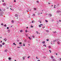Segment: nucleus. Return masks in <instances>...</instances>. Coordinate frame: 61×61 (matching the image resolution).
<instances>
[{
    "label": "nucleus",
    "mask_w": 61,
    "mask_h": 61,
    "mask_svg": "<svg viewBox=\"0 0 61 61\" xmlns=\"http://www.w3.org/2000/svg\"><path fill=\"white\" fill-rule=\"evenodd\" d=\"M48 4H49V5H50V3H48Z\"/></svg>",
    "instance_id": "55"
},
{
    "label": "nucleus",
    "mask_w": 61,
    "mask_h": 61,
    "mask_svg": "<svg viewBox=\"0 0 61 61\" xmlns=\"http://www.w3.org/2000/svg\"><path fill=\"white\" fill-rule=\"evenodd\" d=\"M53 5H51V6H53Z\"/></svg>",
    "instance_id": "63"
},
{
    "label": "nucleus",
    "mask_w": 61,
    "mask_h": 61,
    "mask_svg": "<svg viewBox=\"0 0 61 61\" xmlns=\"http://www.w3.org/2000/svg\"><path fill=\"white\" fill-rule=\"evenodd\" d=\"M32 37H34V36H32Z\"/></svg>",
    "instance_id": "42"
},
{
    "label": "nucleus",
    "mask_w": 61,
    "mask_h": 61,
    "mask_svg": "<svg viewBox=\"0 0 61 61\" xmlns=\"http://www.w3.org/2000/svg\"><path fill=\"white\" fill-rule=\"evenodd\" d=\"M1 25H4L3 24H1Z\"/></svg>",
    "instance_id": "29"
},
{
    "label": "nucleus",
    "mask_w": 61,
    "mask_h": 61,
    "mask_svg": "<svg viewBox=\"0 0 61 61\" xmlns=\"http://www.w3.org/2000/svg\"><path fill=\"white\" fill-rule=\"evenodd\" d=\"M2 2H4V0H3V1H2Z\"/></svg>",
    "instance_id": "56"
},
{
    "label": "nucleus",
    "mask_w": 61,
    "mask_h": 61,
    "mask_svg": "<svg viewBox=\"0 0 61 61\" xmlns=\"http://www.w3.org/2000/svg\"><path fill=\"white\" fill-rule=\"evenodd\" d=\"M30 11H31V10H29Z\"/></svg>",
    "instance_id": "54"
},
{
    "label": "nucleus",
    "mask_w": 61,
    "mask_h": 61,
    "mask_svg": "<svg viewBox=\"0 0 61 61\" xmlns=\"http://www.w3.org/2000/svg\"><path fill=\"white\" fill-rule=\"evenodd\" d=\"M30 57V56H29V57H28V58H29Z\"/></svg>",
    "instance_id": "30"
},
{
    "label": "nucleus",
    "mask_w": 61,
    "mask_h": 61,
    "mask_svg": "<svg viewBox=\"0 0 61 61\" xmlns=\"http://www.w3.org/2000/svg\"><path fill=\"white\" fill-rule=\"evenodd\" d=\"M5 52H7V50H5Z\"/></svg>",
    "instance_id": "14"
},
{
    "label": "nucleus",
    "mask_w": 61,
    "mask_h": 61,
    "mask_svg": "<svg viewBox=\"0 0 61 61\" xmlns=\"http://www.w3.org/2000/svg\"><path fill=\"white\" fill-rule=\"evenodd\" d=\"M44 27V28H45V26H44V27Z\"/></svg>",
    "instance_id": "58"
},
{
    "label": "nucleus",
    "mask_w": 61,
    "mask_h": 61,
    "mask_svg": "<svg viewBox=\"0 0 61 61\" xmlns=\"http://www.w3.org/2000/svg\"><path fill=\"white\" fill-rule=\"evenodd\" d=\"M12 26H11V27H12Z\"/></svg>",
    "instance_id": "62"
},
{
    "label": "nucleus",
    "mask_w": 61,
    "mask_h": 61,
    "mask_svg": "<svg viewBox=\"0 0 61 61\" xmlns=\"http://www.w3.org/2000/svg\"><path fill=\"white\" fill-rule=\"evenodd\" d=\"M3 5L4 6H5V3H4L3 4Z\"/></svg>",
    "instance_id": "5"
},
{
    "label": "nucleus",
    "mask_w": 61,
    "mask_h": 61,
    "mask_svg": "<svg viewBox=\"0 0 61 61\" xmlns=\"http://www.w3.org/2000/svg\"><path fill=\"white\" fill-rule=\"evenodd\" d=\"M41 14H42V12L41 13Z\"/></svg>",
    "instance_id": "47"
},
{
    "label": "nucleus",
    "mask_w": 61,
    "mask_h": 61,
    "mask_svg": "<svg viewBox=\"0 0 61 61\" xmlns=\"http://www.w3.org/2000/svg\"><path fill=\"white\" fill-rule=\"evenodd\" d=\"M42 28H43V29L44 28V27H43Z\"/></svg>",
    "instance_id": "57"
},
{
    "label": "nucleus",
    "mask_w": 61,
    "mask_h": 61,
    "mask_svg": "<svg viewBox=\"0 0 61 61\" xmlns=\"http://www.w3.org/2000/svg\"><path fill=\"white\" fill-rule=\"evenodd\" d=\"M56 6V5H54V8H56V7H55V6Z\"/></svg>",
    "instance_id": "25"
},
{
    "label": "nucleus",
    "mask_w": 61,
    "mask_h": 61,
    "mask_svg": "<svg viewBox=\"0 0 61 61\" xmlns=\"http://www.w3.org/2000/svg\"><path fill=\"white\" fill-rule=\"evenodd\" d=\"M45 46L46 45L44 44V45L43 46Z\"/></svg>",
    "instance_id": "44"
},
{
    "label": "nucleus",
    "mask_w": 61,
    "mask_h": 61,
    "mask_svg": "<svg viewBox=\"0 0 61 61\" xmlns=\"http://www.w3.org/2000/svg\"><path fill=\"white\" fill-rule=\"evenodd\" d=\"M42 43L43 44H45V41H43L42 42Z\"/></svg>",
    "instance_id": "2"
},
{
    "label": "nucleus",
    "mask_w": 61,
    "mask_h": 61,
    "mask_svg": "<svg viewBox=\"0 0 61 61\" xmlns=\"http://www.w3.org/2000/svg\"><path fill=\"white\" fill-rule=\"evenodd\" d=\"M34 10H36V8H34Z\"/></svg>",
    "instance_id": "13"
},
{
    "label": "nucleus",
    "mask_w": 61,
    "mask_h": 61,
    "mask_svg": "<svg viewBox=\"0 0 61 61\" xmlns=\"http://www.w3.org/2000/svg\"><path fill=\"white\" fill-rule=\"evenodd\" d=\"M28 27H27L26 28H28Z\"/></svg>",
    "instance_id": "48"
},
{
    "label": "nucleus",
    "mask_w": 61,
    "mask_h": 61,
    "mask_svg": "<svg viewBox=\"0 0 61 61\" xmlns=\"http://www.w3.org/2000/svg\"><path fill=\"white\" fill-rule=\"evenodd\" d=\"M46 40L47 41H49V40H48V39H47Z\"/></svg>",
    "instance_id": "17"
},
{
    "label": "nucleus",
    "mask_w": 61,
    "mask_h": 61,
    "mask_svg": "<svg viewBox=\"0 0 61 61\" xmlns=\"http://www.w3.org/2000/svg\"><path fill=\"white\" fill-rule=\"evenodd\" d=\"M32 23H33V21H32Z\"/></svg>",
    "instance_id": "51"
},
{
    "label": "nucleus",
    "mask_w": 61,
    "mask_h": 61,
    "mask_svg": "<svg viewBox=\"0 0 61 61\" xmlns=\"http://www.w3.org/2000/svg\"><path fill=\"white\" fill-rule=\"evenodd\" d=\"M27 12H29V11H28L27 10Z\"/></svg>",
    "instance_id": "64"
},
{
    "label": "nucleus",
    "mask_w": 61,
    "mask_h": 61,
    "mask_svg": "<svg viewBox=\"0 0 61 61\" xmlns=\"http://www.w3.org/2000/svg\"><path fill=\"white\" fill-rule=\"evenodd\" d=\"M2 45H4V42H3V43H2Z\"/></svg>",
    "instance_id": "32"
},
{
    "label": "nucleus",
    "mask_w": 61,
    "mask_h": 61,
    "mask_svg": "<svg viewBox=\"0 0 61 61\" xmlns=\"http://www.w3.org/2000/svg\"><path fill=\"white\" fill-rule=\"evenodd\" d=\"M13 45H16V44H15V43H13Z\"/></svg>",
    "instance_id": "24"
},
{
    "label": "nucleus",
    "mask_w": 61,
    "mask_h": 61,
    "mask_svg": "<svg viewBox=\"0 0 61 61\" xmlns=\"http://www.w3.org/2000/svg\"><path fill=\"white\" fill-rule=\"evenodd\" d=\"M7 29H9V27H8L7 28Z\"/></svg>",
    "instance_id": "21"
},
{
    "label": "nucleus",
    "mask_w": 61,
    "mask_h": 61,
    "mask_svg": "<svg viewBox=\"0 0 61 61\" xmlns=\"http://www.w3.org/2000/svg\"><path fill=\"white\" fill-rule=\"evenodd\" d=\"M18 48H20V47H18Z\"/></svg>",
    "instance_id": "59"
},
{
    "label": "nucleus",
    "mask_w": 61,
    "mask_h": 61,
    "mask_svg": "<svg viewBox=\"0 0 61 61\" xmlns=\"http://www.w3.org/2000/svg\"><path fill=\"white\" fill-rule=\"evenodd\" d=\"M56 55H57V54L56 53Z\"/></svg>",
    "instance_id": "50"
},
{
    "label": "nucleus",
    "mask_w": 61,
    "mask_h": 61,
    "mask_svg": "<svg viewBox=\"0 0 61 61\" xmlns=\"http://www.w3.org/2000/svg\"><path fill=\"white\" fill-rule=\"evenodd\" d=\"M23 46H25V45L24 44H23Z\"/></svg>",
    "instance_id": "36"
},
{
    "label": "nucleus",
    "mask_w": 61,
    "mask_h": 61,
    "mask_svg": "<svg viewBox=\"0 0 61 61\" xmlns=\"http://www.w3.org/2000/svg\"><path fill=\"white\" fill-rule=\"evenodd\" d=\"M59 22H61V20H59Z\"/></svg>",
    "instance_id": "41"
},
{
    "label": "nucleus",
    "mask_w": 61,
    "mask_h": 61,
    "mask_svg": "<svg viewBox=\"0 0 61 61\" xmlns=\"http://www.w3.org/2000/svg\"><path fill=\"white\" fill-rule=\"evenodd\" d=\"M4 26H5V27H6V24H5L4 25Z\"/></svg>",
    "instance_id": "16"
},
{
    "label": "nucleus",
    "mask_w": 61,
    "mask_h": 61,
    "mask_svg": "<svg viewBox=\"0 0 61 61\" xmlns=\"http://www.w3.org/2000/svg\"><path fill=\"white\" fill-rule=\"evenodd\" d=\"M0 47H2V45L1 44H0Z\"/></svg>",
    "instance_id": "9"
},
{
    "label": "nucleus",
    "mask_w": 61,
    "mask_h": 61,
    "mask_svg": "<svg viewBox=\"0 0 61 61\" xmlns=\"http://www.w3.org/2000/svg\"><path fill=\"white\" fill-rule=\"evenodd\" d=\"M27 30H26V32H27Z\"/></svg>",
    "instance_id": "61"
},
{
    "label": "nucleus",
    "mask_w": 61,
    "mask_h": 61,
    "mask_svg": "<svg viewBox=\"0 0 61 61\" xmlns=\"http://www.w3.org/2000/svg\"><path fill=\"white\" fill-rule=\"evenodd\" d=\"M50 15H51H51H51V14H50Z\"/></svg>",
    "instance_id": "45"
},
{
    "label": "nucleus",
    "mask_w": 61,
    "mask_h": 61,
    "mask_svg": "<svg viewBox=\"0 0 61 61\" xmlns=\"http://www.w3.org/2000/svg\"><path fill=\"white\" fill-rule=\"evenodd\" d=\"M40 25H43V24H41Z\"/></svg>",
    "instance_id": "40"
},
{
    "label": "nucleus",
    "mask_w": 61,
    "mask_h": 61,
    "mask_svg": "<svg viewBox=\"0 0 61 61\" xmlns=\"http://www.w3.org/2000/svg\"><path fill=\"white\" fill-rule=\"evenodd\" d=\"M11 22L12 23H14V20H12V21H11Z\"/></svg>",
    "instance_id": "10"
},
{
    "label": "nucleus",
    "mask_w": 61,
    "mask_h": 61,
    "mask_svg": "<svg viewBox=\"0 0 61 61\" xmlns=\"http://www.w3.org/2000/svg\"><path fill=\"white\" fill-rule=\"evenodd\" d=\"M45 22H46V23H47L48 22V21H47V20H46Z\"/></svg>",
    "instance_id": "12"
},
{
    "label": "nucleus",
    "mask_w": 61,
    "mask_h": 61,
    "mask_svg": "<svg viewBox=\"0 0 61 61\" xmlns=\"http://www.w3.org/2000/svg\"><path fill=\"white\" fill-rule=\"evenodd\" d=\"M39 22H40V23H42V22H41V20L40 21V20H39Z\"/></svg>",
    "instance_id": "7"
},
{
    "label": "nucleus",
    "mask_w": 61,
    "mask_h": 61,
    "mask_svg": "<svg viewBox=\"0 0 61 61\" xmlns=\"http://www.w3.org/2000/svg\"><path fill=\"white\" fill-rule=\"evenodd\" d=\"M19 44H22V42H20V43H19Z\"/></svg>",
    "instance_id": "18"
},
{
    "label": "nucleus",
    "mask_w": 61,
    "mask_h": 61,
    "mask_svg": "<svg viewBox=\"0 0 61 61\" xmlns=\"http://www.w3.org/2000/svg\"><path fill=\"white\" fill-rule=\"evenodd\" d=\"M31 27H33V26H31Z\"/></svg>",
    "instance_id": "38"
},
{
    "label": "nucleus",
    "mask_w": 61,
    "mask_h": 61,
    "mask_svg": "<svg viewBox=\"0 0 61 61\" xmlns=\"http://www.w3.org/2000/svg\"><path fill=\"white\" fill-rule=\"evenodd\" d=\"M22 30H20V32H22Z\"/></svg>",
    "instance_id": "19"
},
{
    "label": "nucleus",
    "mask_w": 61,
    "mask_h": 61,
    "mask_svg": "<svg viewBox=\"0 0 61 61\" xmlns=\"http://www.w3.org/2000/svg\"><path fill=\"white\" fill-rule=\"evenodd\" d=\"M57 44H60V42H57Z\"/></svg>",
    "instance_id": "15"
},
{
    "label": "nucleus",
    "mask_w": 61,
    "mask_h": 61,
    "mask_svg": "<svg viewBox=\"0 0 61 61\" xmlns=\"http://www.w3.org/2000/svg\"><path fill=\"white\" fill-rule=\"evenodd\" d=\"M49 48H51V47L50 46H49Z\"/></svg>",
    "instance_id": "22"
},
{
    "label": "nucleus",
    "mask_w": 61,
    "mask_h": 61,
    "mask_svg": "<svg viewBox=\"0 0 61 61\" xmlns=\"http://www.w3.org/2000/svg\"><path fill=\"white\" fill-rule=\"evenodd\" d=\"M36 33H37V34H38V32L36 31Z\"/></svg>",
    "instance_id": "37"
},
{
    "label": "nucleus",
    "mask_w": 61,
    "mask_h": 61,
    "mask_svg": "<svg viewBox=\"0 0 61 61\" xmlns=\"http://www.w3.org/2000/svg\"><path fill=\"white\" fill-rule=\"evenodd\" d=\"M39 27H41V25H39Z\"/></svg>",
    "instance_id": "4"
},
{
    "label": "nucleus",
    "mask_w": 61,
    "mask_h": 61,
    "mask_svg": "<svg viewBox=\"0 0 61 61\" xmlns=\"http://www.w3.org/2000/svg\"><path fill=\"white\" fill-rule=\"evenodd\" d=\"M53 33H56V31H55L53 32Z\"/></svg>",
    "instance_id": "27"
},
{
    "label": "nucleus",
    "mask_w": 61,
    "mask_h": 61,
    "mask_svg": "<svg viewBox=\"0 0 61 61\" xmlns=\"http://www.w3.org/2000/svg\"><path fill=\"white\" fill-rule=\"evenodd\" d=\"M29 39H30V40H31V38H30V37H29Z\"/></svg>",
    "instance_id": "26"
},
{
    "label": "nucleus",
    "mask_w": 61,
    "mask_h": 61,
    "mask_svg": "<svg viewBox=\"0 0 61 61\" xmlns=\"http://www.w3.org/2000/svg\"><path fill=\"white\" fill-rule=\"evenodd\" d=\"M4 40H5V41H6V38L4 39Z\"/></svg>",
    "instance_id": "3"
},
{
    "label": "nucleus",
    "mask_w": 61,
    "mask_h": 61,
    "mask_svg": "<svg viewBox=\"0 0 61 61\" xmlns=\"http://www.w3.org/2000/svg\"><path fill=\"white\" fill-rule=\"evenodd\" d=\"M1 43H2V41H1Z\"/></svg>",
    "instance_id": "49"
},
{
    "label": "nucleus",
    "mask_w": 61,
    "mask_h": 61,
    "mask_svg": "<svg viewBox=\"0 0 61 61\" xmlns=\"http://www.w3.org/2000/svg\"><path fill=\"white\" fill-rule=\"evenodd\" d=\"M38 15H40V13L38 12L37 14Z\"/></svg>",
    "instance_id": "11"
},
{
    "label": "nucleus",
    "mask_w": 61,
    "mask_h": 61,
    "mask_svg": "<svg viewBox=\"0 0 61 61\" xmlns=\"http://www.w3.org/2000/svg\"><path fill=\"white\" fill-rule=\"evenodd\" d=\"M15 1H15V0H14V2H15Z\"/></svg>",
    "instance_id": "46"
},
{
    "label": "nucleus",
    "mask_w": 61,
    "mask_h": 61,
    "mask_svg": "<svg viewBox=\"0 0 61 61\" xmlns=\"http://www.w3.org/2000/svg\"><path fill=\"white\" fill-rule=\"evenodd\" d=\"M0 11H2V10L1 9H0Z\"/></svg>",
    "instance_id": "39"
},
{
    "label": "nucleus",
    "mask_w": 61,
    "mask_h": 61,
    "mask_svg": "<svg viewBox=\"0 0 61 61\" xmlns=\"http://www.w3.org/2000/svg\"><path fill=\"white\" fill-rule=\"evenodd\" d=\"M15 61H16V60H15Z\"/></svg>",
    "instance_id": "60"
},
{
    "label": "nucleus",
    "mask_w": 61,
    "mask_h": 61,
    "mask_svg": "<svg viewBox=\"0 0 61 61\" xmlns=\"http://www.w3.org/2000/svg\"><path fill=\"white\" fill-rule=\"evenodd\" d=\"M10 9L11 10H12V9H11V8H10Z\"/></svg>",
    "instance_id": "43"
},
{
    "label": "nucleus",
    "mask_w": 61,
    "mask_h": 61,
    "mask_svg": "<svg viewBox=\"0 0 61 61\" xmlns=\"http://www.w3.org/2000/svg\"><path fill=\"white\" fill-rule=\"evenodd\" d=\"M36 58L37 59H38L37 58V56H36Z\"/></svg>",
    "instance_id": "23"
},
{
    "label": "nucleus",
    "mask_w": 61,
    "mask_h": 61,
    "mask_svg": "<svg viewBox=\"0 0 61 61\" xmlns=\"http://www.w3.org/2000/svg\"><path fill=\"white\" fill-rule=\"evenodd\" d=\"M37 61H40V60H37Z\"/></svg>",
    "instance_id": "33"
},
{
    "label": "nucleus",
    "mask_w": 61,
    "mask_h": 61,
    "mask_svg": "<svg viewBox=\"0 0 61 61\" xmlns=\"http://www.w3.org/2000/svg\"><path fill=\"white\" fill-rule=\"evenodd\" d=\"M45 46V47H46V45Z\"/></svg>",
    "instance_id": "53"
},
{
    "label": "nucleus",
    "mask_w": 61,
    "mask_h": 61,
    "mask_svg": "<svg viewBox=\"0 0 61 61\" xmlns=\"http://www.w3.org/2000/svg\"><path fill=\"white\" fill-rule=\"evenodd\" d=\"M49 51H50V53H51V51H50V50H49Z\"/></svg>",
    "instance_id": "34"
},
{
    "label": "nucleus",
    "mask_w": 61,
    "mask_h": 61,
    "mask_svg": "<svg viewBox=\"0 0 61 61\" xmlns=\"http://www.w3.org/2000/svg\"><path fill=\"white\" fill-rule=\"evenodd\" d=\"M15 16L16 17H18V15L17 14H15Z\"/></svg>",
    "instance_id": "1"
},
{
    "label": "nucleus",
    "mask_w": 61,
    "mask_h": 61,
    "mask_svg": "<svg viewBox=\"0 0 61 61\" xmlns=\"http://www.w3.org/2000/svg\"><path fill=\"white\" fill-rule=\"evenodd\" d=\"M53 42H56V40L53 41Z\"/></svg>",
    "instance_id": "28"
},
{
    "label": "nucleus",
    "mask_w": 61,
    "mask_h": 61,
    "mask_svg": "<svg viewBox=\"0 0 61 61\" xmlns=\"http://www.w3.org/2000/svg\"><path fill=\"white\" fill-rule=\"evenodd\" d=\"M33 15L35 16V14H33Z\"/></svg>",
    "instance_id": "35"
},
{
    "label": "nucleus",
    "mask_w": 61,
    "mask_h": 61,
    "mask_svg": "<svg viewBox=\"0 0 61 61\" xmlns=\"http://www.w3.org/2000/svg\"><path fill=\"white\" fill-rule=\"evenodd\" d=\"M53 58H54L53 56H51V58H52V59H53Z\"/></svg>",
    "instance_id": "8"
},
{
    "label": "nucleus",
    "mask_w": 61,
    "mask_h": 61,
    "mask_svg": "<svg viewBox=\"0 0 61 61\" xmlns=\"http://www.w3.org/2000/svg\"><path fill=\"white\" fill-rule=\"evenodd\" d=\"M9 60H11V57H9Z\"/></svg>",
    "instance_id": "6"
},
{
    "label": "nucleus",
    "mask_w": 61,
    "mask_h": 61,
    "mask_svg": "<svg viewBox=\"0 0 61 61\" xmlns=\"http://www.w3.org/2000/svg\"><path fill=\"white\" fill-rule=\"evenodd\" d=\"M37 3H39V1H37Z\"/></svg>",
    "instance_id": "20"
},
{
    "label": "nucleus",
    "mask_w": 61,
    "mask_h": 61,
    "mask_svg": "<svg viewBox=\"0 0 61 61\" xmlns=\"http://www.w3.org/2000/svg\"><path fill=\"white\" fill-rule=\"evenodd\" d=\"M60 60H61V58H60Z\"/></svg>",
    "instance_id": "52"
},
{
    "label": "nucleus",
    "mask_w": 61,
    "mask_h": 61,
    "mask_svg": "<svg viewBox=\"0 0 61 61\" xmlns=\"http://www.w3.org/2000/svg\"><path fill=\"white\" fill-rule=\"evenodd\" d=\"M23 60L25 59V58L24 57H23Z\"/></svg>",
    "instance_id": "31"
}]
</instances>
